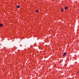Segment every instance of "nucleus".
I'll return each mask as SVG.
<instances>
[{
	"instance_id": "1",
	"label": "nucleus",
	"mask_w": 79,
	"mask_h": 79,
	"mask_svg": "<svg viewBox=\"0 0 79 79\" xmlns=\"http://www.w3.org/2000/svg\"><path fill=\"white\" fill-rule=\"evenodd\" d=\"M16 7L17 8H20V6H16Z\"/></svg>"
},
{
	"instance_id": "2",
	"label": "nucleus",
	"mask_w": 79,
	"mask_h": 79,
	"mask_svg": "<svg viewBox=\"0 0 79 79\" xmlns=\"http://www.w3.org/2000/svg\"><path fill=\"white\" fill-rule=\"evenodd\" d=\"M3 26V24L1 23L0 24V27H2Z\"/></svg>"
},
{
	"instance_id": "3",
	"label": "nucleus",
	"mask_w": 79,
	"mask_h": 79,
	"mask_svg": "<svg viewBox=\"0 0 79 79\" xmlns=\"http://www.w3.org/2000/svg\"><path fill=\"white\" fill-rule=\"evenodd\" d=\"M66 52H65L63 54V56H65L66 55Z\"/></svg>"
},
{
	"instance_id": "4",
	"label": "nucleus",
	"mask_w": 79,
	"mask_h": 79,
	"mask_svg": "<svg viewBox=\"0 0 79 79\" xmlns=\"http://www.w3.org/2000/svg\"><path fill=\"white\" fill-rule=\"evenodd\" d=\"M65 10H66V9H68V7H65L64 8Z\"/></svg>"
},
{
	"instance_id": "5",
	"label": "nucleus",
	"mask_w": 79,
	"mask_h": 79,
	"mask_svg": "<svg viewBox=\"0 0 79 79\" xmlns=\"http://www.w3.org/2000/svg\"><path fill=\"white\" fill-rule=\"evenodd\" d=\"M36 12H38V13L39 12V11H38V10H36Z\"/></svg>"
},
{
	"instance_id": "6",
	"label": "nucleus",
	"mask_w": 79,
	"mask_h": 79,
	"mask_svg": "<svg viewBox=\"0 0 79 79\" xmlns=\"http://www.w3.org/2000/svg\"><path fill=\"white\" fill-rule=\"evenodd\" d=\"M61 11H64L63 9H61Z\"/></svg>"
},
{
	"instance_id": "7",
	"label": "nucleus",
	"mask_w": 79,
	"mask_h": 79,
	"mask_svg": "<svg viewBox=\"0 0 79 79\" xmlns=\"http://www.w3.org/2000/svg\"><path fill=\"white\" fill-rule=\"evenodd\" d=\"M79 73V72H77V74H78V73Z\"/></svg>"
}]
</instances>
